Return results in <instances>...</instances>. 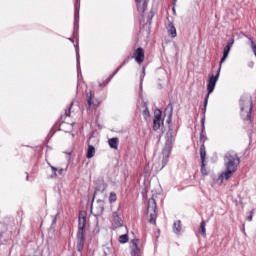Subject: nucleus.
I'll use <instances>...</instances> for the list:
<instances>
[{
  "instance_id": "1",
  "label": "nucleus",
  "mask_w": 256,
  "mask_h": 256,
  "mask_svg": "<svg viewBox=\"0 0 256 256\" xmlns=\"http://www.w3.org/2000/svg\"><path fill=\"white\" fill-rule=\"evenodd\" d=\"M166 119V123L168 124V131L166 133V141H165V146L162 151V169L169 163V157L171 155V150L173 149V143L175 142V137H177V132L173 130V124H172V119H173V106L168 105L165 109L164 112Z\"/></svg>"
},
{
  "instance_id": "2",
  "label": "nucleus",
  "mask_w": 256,
  "mask_h": 256,
  "mask_svg": "<svg viewBox=\"0 0 256 256\" xmlns=\"http://www.w3.org/2000/svg\"><path fill=\"white\" fill-rule=\"evenodd\" d=\"M240 163L241 161L239 160L237 154H235L234 152H228L224 158V165L226 167V171L219 176L218 181L220 183H223V181L231 179V177H233V173L237 171V167H239Z\"/></svg>"
},
{
  "instance_id": "3",
  "label": "nucleus",
  "mask_w": 256,
  "mask_h": 256,
  "mask_svg": "<svg viewBox=\"0 0 256 256\" xmlns=\"http://www.w3.org/2000/svg\"><path fill=\"white\" fill-rule=\"evenodd\" d=\"M241 117L244 121L251 119V111L253 110V103L251 98L247 97L241 100Z\"/></svg>"
},
{
  "instance_id": "4",
  "label": "nucleus",
  "mask_w": 256,
  "mask_h": 256,
  "mask_svg": "<svg viewBox=\"0 0 256 256\" xmlns=\"http://www.w3.org/2000/svg\"><path fill=\"white\" fill-rule=\"evenodd\" d=\"M221 73V68H219L216 76L210 75L209 80H208V85H207V91L208 94L205 97V102H204V111L207 109V103H209V95L215 91V85H217V81H219V75Z\"/></svg>"
},
{
  "instance_id": "5",
  "label": "nucleus",
  "mask_w": 256,
  "mask_h": 256,
  "mask_svg": "<svg viewBox=\"0 0 256 256\" xmlns=\"http://www.w3.org/2000/svg\"><path fill=\"white\" fill-rule=\"evenodd\" d=\"M147 219L149 223H152L155 225V221L157 219V202H155V199L151 198L148 201V207H147Z\"/></svg>"
},
{
  "instance_id": "6",
  "label": "nucleus",
  "mask_w": 256,
  "mask_h": 256,
  "mask_svg": "<svg viewBox=\"0 0 256 256\" xmlns=\"http://www.w3.org/2000/svg\"><path fill=\"white\" fill-rule=\"evenodd\" d=\"M87 223V217L85 214H80L79 220H78V243L81 245L83 243V240L85 239L84 231H85V225Z\"/></svg>"
},
{
  "instance_id": "7",
  "label": "nucleus",
  "mask_w": 256,
  "mask_h": 256,
  "mask_svg": "<svg viewBox=\"0 0 256 256\" xmlns=\"http://www.w3.org/2000/svg\"><path fill=\"white\" fill-rule=\"evenodd\" d=\"M111 223L114 229L123 227V219H121V216H119V208L117 211L112 212Z\"/></svg>"
},
{
  "instance_id": "8",
  "label": "nucleus",
  "mask_w": 256,
  "mask_h": 256,
  "mask_svg": "<svg viewBox=\"0 0 256 256\" xmlns=\"http://www.w3.org/2000/svg\"><path fill=\"white\" fill-rule=\"evenodd\" d=\"M161 110L154 111V119H153V129L154 131H158L161 128Z\"/></svg>"
},
{
  "instance_id": "9",
  "label": "nucleus",
  "mask_w": 256,
  "mask_h": 256,
  "mask_svg": "<svg viewBox=\"0 0 256 256\" xmlns=\"http://www.w3.org/2000/svg\"><path fill=\"white\" fill-rule=\"evenodd\" d=\"M133 58L137 63H143V61H145V50H143V48L136 49L133 54Z\"/></svg>"
},
{
  "instance_id": "10",
  "label": "nucleus",
  "mask_w": 256,
  "mask_h": 256,
  "mask_svg": "<svg viewBox=\"0 0 256 256\" xmlns=\"http://www.w3.org/2000/svg\"><path fill=\"white\" fill-rule=\"evenodd\" d=\"M139 240H132V251L131 255L132 256H141V248H139Z\"/></svg>"
},
{
  "instance_id": "11",
  "label": "nucleus",
  "mask_w": 256,
  "mask_h": 256,
  "mask_svg": "<svg viewBox=\"0 0 256 256\" xmlns=\"http://www.w3.org/2000/svg\"><path fill=\"white\" fill-rule=\"evenodd\" d=\"M167 29L169 35H171L172 38L175 39V37H177V29L175 28V25H173V23L170 22L167 26Z\"/></svg>"
},
{
  "instance_id": "12",
  "label": "nucleus",
  "mask_w": 256,
  "mask_h": 256,
  "mask_svg": "<svg viewBox=\"0 0 256 256\" xmlns=\"http://www.w3.org/2000/svg\"><path fill=\"white\" fill-rule=\"evenodd\" d=\"M136 3L138 5V11L140 15H143V13H145V10L147 9V2L141 4V0H136Z\"/></svg>"
},
{
  "instance_id": "13",
  "label": "nucleus",
  "mask_w": 256,
  "mask_h": 256,
  "mask_svg": "<svg viewBox=\"0 0 256 256\" xmlns=\"http://www.w3.org/2000/svg\"><path fill=\"white\" fill-rule=\"evenodd\" d=\"M231 50H229V47H225L224 51H223V57L220 61V69H221V65H223V63H225V61H227V57H229V53Z\"/></svg>"
},
{
  "instance_id": "14",
  "label": "nucleus",
  "mask_w": 256,
  "mask_h": 256,
  "mask_svg": "<svg viewBox=\"0 0 256 256\" xmlns=\"http://www.w3.org/2000/svg\"><path fill=\"white\" fill-rule=\"evenodd\" d=\"M111 149H118L119 147V138H111L109 141H108Z\"/></svg>"
},
{
  "instance_id": "15",
  "label": "nucleus",
  "mask_w": 256,
  "mask_h": 256,
  "mask_svg": "<svg viewBox=\"0 0 256 256\" xmlns=\"http://www.w3.org/2000/svg\"><path fill=\"white\" fill-rule=\"evenodd\" d=\"M87 159H92V157H95V147L93 145H89L86 153Z\"/></svg>"
},
{
  "instance_id": "16",
  "label": "nucleus",
  "mask_w": 256,
  "mask_h": 256,
  "mask_svg": "<svg viewBox=\"0 0 256 256\" xmlns=\"http://www.w3.org/2000/svg\"><path fill=\"white\" fill-rule=\"evenodd\" d=\"M97 211L98 215H102L103 211H105V202L103 200L98 201Z\"/></svg>"
},
{
  "instance_id": "17",
  "label": "nucleus",
  "mask_w": 256,
  "mask_h": 256,
  "mask_svg": "<svg viewBox=\"0 0 256 256\" xmlns=\"http://www.w3.org/2000/svg\"><path fill=\"white\" fill-rule=\"evenodd\" d=\"M173 231H174L176 234L181 233V221L178 220V221L174 222Z\"/></svg>"
},
{
  "instance_id": "18",
  "label": "nucleus",
  "mask_w": 256,
  "mask_h": 256,
  "mask_svg": "<svg viewBox=\"0 0 256 256\" xmlns=\"http://www.w3.org/2000/svg\"><path fill=\"white\" fill-rule=\"evenodd\" d=\"M200 157H201L202 163H205L206 152H205V146L204 145H202L200 147Z\"/></svg>"
},
{
  "instance_id": "19",
  "label": "nucleus",
  "mask_w": 256,
  "mask_h": 256,
  "mask_svg": "<svg viewBox=\"0 0 256 256\" xmlns=\"http://www.w3.org/2000/svg\"><path fill=\"white\" fill-rule=\"evenodd\" d=\"M79 23V7L76 6V10H75V24H74V28L77 29V24Z\"/></svg>"
},
{
  "instance_id": "20",
  "label": "nucleus",
  "mask_w": 256,
  "mask_h": 256,
  "mask_svg": "<svg viewBox=\"0 0 256 256\" xmlns=\"http://www.w3.org/2000/svg\"><path fill=\"white\" fill-rule=\"evenodd\" d=\"M142 115L144 119L147 121L149 119L150 113H149V108L144 104V110L142 111Z\"/></svg>"
},
{
  "instance_id": "21",
  "label": "nucleus",
  "mask_w": 256,
  "mask_h": 256,
  "mask_svg": "<svg viewBox=\"0 0 256 256\" xmlns=\"http://www.w3.org/2000/svg\"><path fill=\"white\" fill-rule=\"evenodd\" d=\"M117 201V194L115 192H111L109 195V203H115Z\"/></svg>"
},
{
  "instance_id": "22",
  "label": "nucleus",
  "mask_w": 256,
  "mask_h": 256,
  "mask_svg": "<svg viewBox=\"0 0 256 256\" xmlns=\"http://www.w3.org/2000/svg\"><path fill=\"white\" fill-rule=\"evenodd\" d=\"M129 241V236L127 234H123L119 237V243H127Z\"/></svg>"
},
{
  "instance_id": "23",
  "label": "nucleus",
  "mask_w": 256,
  "mask_h": 256,
  "mask_svg": "<svg viewBox=\"0 0 256 256\" xmlns=\"http://www.w3.org/2000/svg\"><path fill=\"white\" fill-rule=\"evenodd\" d=\"M76 59H77V69L79 71V69L81 68V62L79 60V48H76Z\"/></svg>"
},
{
  "instance_id": "24",
  "label": "nucleus",
  "mask_w": 256,
  "mask_h": 256,
  "mask_svg": "<svg viewBox=\"0 0 256 256\" xmlns=\"http://www.w3.org/2000/svg\"><path fill=\"white\" fill-rule=\"evenodd\" d=\"M200 233H201V235L205 236V233H206L205 221H202V222H201V225H200Z\"/></svg>"
},
{
  "instance_id": "25",
  "label": "nucleus",
  "mask_w": 256,
  "mask_h": 256,
  "mask_svg": "<svg viewBox=\"0 0 256 256\" xmlns=\"http://www.w3.org/2000/svg\"><path fill=\"white\" fill-rule=\"evenodd\" d=\"M201 173L202 175H207V168H205V162H202V166H201Z\"/></svg>"
},
{
  "instance_id": "26",
  "label": "nucleus",
  "mask_w": 256,
  "mask_h": 256,
  "mask_svg": "<svg viewBox=\"0 0 256 256\" xmlns=\"http://www.w3.org/2000/svg\"><path fill=\"white\" fill-rule=\"evenodd\" d=\"M87 103H88V107L90 109L91 108V93L87 95Z\"/></svg>"
},
{
  "instance_id": "27",
  "label": "nucleus",
  "mask_w": 256,
  "mask_h": 256,
  "mask_svg": "<svg viewBox=\"0 0 256 256\" xmlns=\"http://www.w3.org/2000/svg\"><path fill=\"white\" fill-rule=\"evenodd\" d=\"M205 132V118H202V133Z\"/></svg>"
},
{
  "instance_id": "28",
  "label": "nucleus",
  "mask_w": 256,
  "mask_h": 256,
  "mask_svg": "<svg viewBox=\"0 0 256 256\" xmlns=\"http://www.w3.org/2000/svg\"><path fill=\"white\" fill-rule=\"evenodd\" d=\"M233 43L234 41L232 40V42L228 43L225 47H229V50H231V47H233Z\"/></svg>"
},
{
  "instance_id": "29",
  "label": "nucleus",
  "mask_w": 256,
  "mask_h": 256,
  "mask_svg": "<svg viewBox=\"0 0 256 256\" xmlns=\"http://www.w3.org/2000/svg\"><path fill=\"white\" fill-rule=\"evenodd\" d=\"M233 43L234 41L232 40V42L228 43L225 47H229V50H231V47H233Z\"/></svg>"
},
{
  "instance_id": "30",
  "label": "nucleus",
  "mask_w": 256,
  "mask_h": 256,
  "mask_svg": "<svg viewBox=\"0 0 256 256\" xmlns=\"http://www.w3.org/2000/svg\"><path fill=\"white\" fill-rule=\"evenodd\" d=\"M52 171H54V173H57V168H55L54 166H51Z\"/></svg>"
},
{
  "instance_id": "31",
  "label": "nucleus",
  "mask_w": 256,
  "mask_h": 256,
  "mask_svg": "<svg viewBox=\"0 0 256 256\" xmlns=\"http://www.w3.org/2000/svg\"><path fill=\"white\" fill-rule=\"evenodd\" d=\"M248 221H253V215H250V216L248 217Z\"/></svg>"
},
{
  "instance_id": "32",
  "label": "nucleus",
  "mask_w": 256,
  "mask_h": 256,
  "mask_svg": "<svg viewBox=\"0 0 256 256\" xmlns=\"http://www.w3.org/2000/svg\"><path fill=\"white\" fill-rule=\"evenodd\" d=\"M58 173H59L60 175H62L63 169H60V170L58 171Z\"/></svg>"
},
{
  "instance_id": "33",
  "label": "nucleus",
  "mask_w": 256,
  "mask_h": 256,
  "mask_svg": "<svg viewBox=\"0 0 256 256\" xmlns=\"http://www.w3.org/2000/svg\"><path fill=\"white\" fill-rule=\"evenodd\" d=\"M150 15H151V19H152V17H153V12H150Z\"/></svg>"
},
{
  "instance_id": "34",
  "label": "nucleus",
  "mask_w": 256,
  "mask_h": 256,
  "mask_svg": "<svg viewBox=\"0 0 256 256\" xmlns=\"http://www.w3.org/2000/svg\"><path fill=\"white\" fill-rule=\"evenodd\" d=\"M69 41H71L72 43H74L73 39L69 38Z\"/></svg>"
},
{
  "instance_id": "35",
  "label": "nucleus",
  "mask_w": 256,
  "mask_h": 256,
  "mask_svg": "<svg viewBox=\"0 0 256 256\" xmlns=\"http://www.w3.org/2000/svg\"><path fill=\"white\" fill-rule=\"evenodd\" d=\"M117 71H119V69H118V70H116V72L114 73V75L117 73Z\"/></svg>"
}]
</instances>
